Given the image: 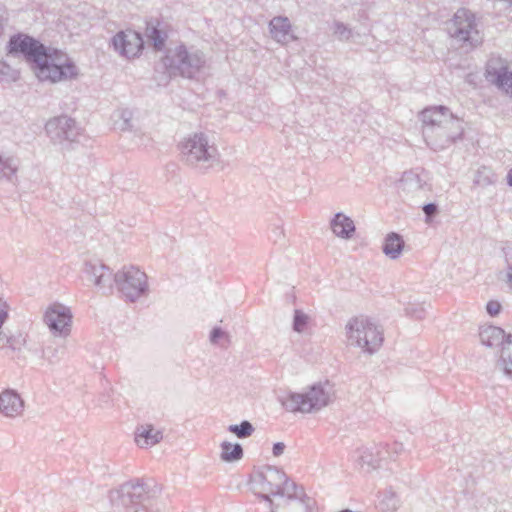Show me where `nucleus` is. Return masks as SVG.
<instances>
[{
	"instance_id": "obj_14",
	"label": "nucleus",
	"mask_w": 512,
	"mask_h": 512,
	"mask_svg": "<svg viewBox=\"0 0 512 512\" xmlns=\"http://www.w3.org/2000/svg\"><path fill=\"white\" fill-rule=\"evenodd\" d=\"M314 501L299 493L297 486L289 494L280 496L269 512H315L313 509Z\"/></svg>"
},
{
	"instance_id": "obj_25",
	"label": "nucleus",
	"mask_w": 512,
	"mask_h": 512,
	"mask_svg": "<svg viewBox=\"0 0 512 512\" xmlns=\"http://www.w3.org/2000/svg\"><path fill=\"white\" fill-rule=\"evenodd\" d=\"M114 128L120 131H128L133 127V112L128 108H120L113 112Z\"/></svg>"
},
{
	"instance_id": "obj_6",
	"label": "nucleus",
	"mask_w": 512,
	"mask_h": 512,
	"mask_svg": "<svg viewBox=\"0 0 512 512\" xmlns=\"http://www.w3.org/2000/svg\"><path fill=\"white\" fill-rule=\"evenodd\" d=\"M328 387V383H316L311 385L305 393L290 392L281 399L282 406L292 413L317 412L330 402L331 392Z\"/></svg>"
},
{
	"instance_id": "obj_39",
	"label": "nucleus",
	"mask_w": 512,
	"mask_h": 512,
	"mask_svg": "<svg viewBox=\"0 0 512 512\" xmlns=\"http://www.w3.org/2000/svg\"><path fill=\"white\" fill-rule=\"evenodd\" d=\"M23 342H24V339H22L21 336L18 339L9 338L7 340V343L12 350H20L21 344Z\"/></svg>"
},
{
	"instance_id": "obj_22",
	"label": "nucleus",
	"mask_w": 512,
	"mask_h": 512,
	"mask_svg": "<svg viewBox=\"0 0 512 512\" xmlns=\"http://www.w3.org/2000/svg\"><path fill=\"white\" fill-rule=\"evenodd\" d=\"M331 228L334 234L343 239H350L355 233V225L352 219L338 212L331 220Z\"/></svg>"
},
{
	"instance_id": "obj_30",
	"label": "nucleus",
	"mask_w": 512,
	"mask_h": 512,
	"mask_svg": "<svg viewBox=\"0 0 512 512\" xmlns=\"http://www.w3.org/2000/svg\"><path fill=\"white\" fill-rule=\"evenodd\" d=\"M253 425L248 420H243L240 424H231L228 431L240 439L247 438L254 432Z\"/></svg>"
},
{
	"instance_id": "obj_27",
	"label": "nucleus",
	"mask_w": 512,
	"mask_h": 512,
	"mask_svg": "<svg viewBox=\"0 0 512 512\" xmlns=\"http://www.w3.org/2000/svg\"><path fill=\"white\" fill-rule=\"evenodd\" d=\"M382 459L383 457L379 450L374 452V448H365L360 452L358 461L361 467L366 465L369 469H375L380 466Z\"/></svg>"
},
{
	"instance_id": "obj_19",
	"label": "nucleus",
	"mask_w": 512,
	"mask_h": 512,
	"mask_svg": "<svg viewBox=\"0 0 512 512\" xmlns=\"http://www.w3.org/2000/svg\"><path fill=\"white\" fill-rule=\"evenodd\" d=\"M507 336L505 331L497 326L482 327L479 332L481 343L489 348L503 347Z\"/></svg>"
},
{
	"instance_id": "obj_41",
	"label": "nucleus",
	"mask_w": 512,
	"mask_h": 512,
	"mask_svg": "<svg viewBox=\"0 0 512 512\" xmlns=\"http://www.w3.org/2000/svg\"><path fill=\"white\" fill-rule=\"evenodd\" d=\"M273 237L275 243L281 242V240L285 237L284 230L280 227H276L273 230Z\"/></svg>"
},
{
	"instance_id": "obj_20",
	"label": "nucleus",
	"mask_w": 512,
	"mask_h": 512,
	"mask_svg": "<svg viewBox=\"0 0 512 512\" xmlns=\"http://www.w3.org/2000/svg\"><path fill=\"white\" fill-rule=\"evenodd\" d=\"M20 166L17 156L9 152L0 153V180L12 182Z\"/></svg>"
},
{
	"instance_id": "obj_40",
	"label": "nucleus",
	"mask_w": 512,
	"mask_h": 512,
	"mask_svg": "<svg viewBox=\"0 0 512 512\" xmlns=\"http://www.w3.org/2000/svg\"><path fill=\"white\" fill-rule=\"evenodd\" d=\"M285 444L283 442H276L273 445L272 453L275 457H279L284 453Z\"/></svg>"
},
{
	"instance_id": "obj_1",
	"label": "nucleus",
	"mask_w": 512,
	"mask_h": 512,
	"mask_svg": "<svg viewBox=\"0 0 512 512\" xmlns=\"http://www.w3.org/2000/svg\"><path fill=\"white\" fill-rule=\"evenodd\" d=\"M6 53L12 57L22 56L31 64L34 74L40 81L58 83L71 80L78 75L77 66L65 52L48 47L22 32L10 36Z\"/></svg>"
},
{
	"instance_id": "obj_5",
	"label": "nucleus",
	"mask_w": 512,
	"mask_h": 512,
	"mask_svg": "<svg viewBox=\"0 0 512 512\" xmlns=\"http://www.w3.org/2000/svg\"><path fill=\"white\" fill-rule=\"evenodd\" d=\"M206 64V58L198 49H188L185 45H179L169 49L162 58V65L169 77L181 76L194 79L202 71Z\"/></svg>"
},
{
	"instance_id": "obj_44",
	"label": "nucleus",
	"mask_w": 512,
	"mask_h": 512,
	"mask_svg": "<svg viewBox=\"0 0 512 512\" xmlns=\"http://www.w3.org/2000/svg\"><path fill=\"white\" fill-rule=\"evenodd\" d=\"M3 28H4V19H3L2 15L0 14V34L2 33Z\"/></svg>"
},
{
	"instance_id": "obj_35",
	"label": "nucleus",
	"mask_w": 512,
	"mask_h": 512,
	"mask_svg": "<svg viewBox=\"0 0 512 512\" xmlns=\"http://www.w3.org/2000/svg\"><path fill=\"white\" fill-rule=\"evenodd\" d=\"M422 210L425 214V222L431 223L433 218L438 214V205L435 203H427L422 206Z\"/></svg>"
},
{
	"instance_id": "obj_12",
	"label": "nucleus",
	"mask_w": 512,
	"mask_h": 512,
	"mask_svg": "<svg viewBox=\"0 0 512 512\" xmlns=\"http://www.w3.org/2000/svg\"><path fill=\"white\" fill-rule=\"evenodd\" d=\"M44 322L54 336H68L72 323L70 308L61 303L51 304L45 311Z\"/></svg>"
},
{
	"instance_id": "obj_3",
	"label": "nucleus",
	"mask_w": 512,
	"mask_h": 512,
	"mask_svg": "<svg viewBox=\"0 0 512 512\" xmlns=\"http://www.w3.org/2000/svg\"><path fill=\"white\" fill-rule=\"evenodd\" d=\"M421 119L424 140L434 151L444 150L457 140L462 139L463 121L446 106L440 105L424 109Z\"/></svg>"
},
{
	"instance_id": "obj_34",
	"label": "nucleus",
	"mask_w": 512,
	"mask_h": 512,
	"mask_svg": "<svg viewBox=\"0 0 512 512\" xmlns=\"http://www.w3.org/2000/svg\"><path fill=\"white\" fill-rule=\"evenodd\" d=\"M334 34L340 41H348L352 36V30L342 22H334Z\"/></svg>"
},
{
	"instance_id": "obj_28",
	"label": "nucleus",
	"mask_w": 512,
	"mask_h": 512,
	"mask_svg": "<svg viewBox=\"0 0 512 512\" xmlns=\"http://www.w3.org/2000/svg\"><path fill=\"white\" fill-rule=\"evenodd\" d=\"M500 363L504 373L512 377V334H508L506 343L501 349Z\"/></svg>"
},
{
	"instance_id": "obj_21",
	"label": "nucleus",
	"mask_w": 512,
	"mask_h": 512,
	"mask_svg": "<svg viewBox=\"0 0 512 512\" xmlns=\"http://www.w3.org/2000/svg\"><path fill=\"white\" fill-rule=\"evenodd\" d=\"M163 438L160 430H156L153 425H141L135 432V441L140 447H149L159 443Z\"/></svg>"
},
{
	"instance_id": "obj_4",
	"label": "nucleus",
	"mask_w": 512,
	"mask_h": 512,
	"mask_svg": "<svg viewBox=\"0 0 512 512\" xmlns=\"http://www.w3.org/2000/svg\"><path fill=\"white\" fill-rule=\"evenodd\" d=\"M295 485L283 471L273 466L264 467L252 479L255 494L264 501L268 510L273 507L278 497L291 493Z\"/></svg>"
},
{
	"instance_id": "obj_15",
	"label": "nucleus",
	"mask_w": 512,
	"mask_h": 512,
	"mask_svg": "<svg viewBox=\"0 0 512 512\" xmlns=\"http://www.w3.org/2000/svg\"><path fill=\"white\" fill-rule=\"evenodd\" d=\"M112 44L121 55L130 58L139 54L144 46L141 35L133 30L119 31L113 38Z\"/></svg>"
},
{
	"instance_id": "obj_42",
	"label": "nucleus",
	"mask_w": 512,
	"mask_h": 512,
	"mask_svg": "<svg viewBox=\"0 0 512 512\" xmlns=\"http://www.w3.org/2000/svg\"><path fill=\"white\" fill-rule=\"evenodd\" d=\"M401 451H403V444H401V443H395V444L393 445V453L398 454V453H400Z\"/></svg>"
},
{
	"instance_id": "obj_23",
	"label": "nucleus",
	"mask_w": 512,
	"mask_h": 512,
	"mask_svg": "<svg viewBox=\"0 0 512 512\" xmlns=\"http://www.w3.org/2000/svg\"><path fill=\"white\" fill-rule=\"evenodd\" d=\"M145 36L147 42L153 46L156 51H161L166 44L168 34L165 30L159 28V23L153 21L147 22Z\"/></svg>"
},
{
	"instance_id": "obj_11",
	"label": "nucleus",
	"mask_w": 512,
	"mask_h": 512,
	"mask_svg": "<svg viewBox=\"0 0 512 512\" xmlns=\"http://www.w3.org/2000/svg\"><path fill=\"white\" fill-rule=\"evenodd\" d=\"M452 37L468 42L472 46H476L479 41V32L476 29L475 16L474 14L465 9H458L454 14L453 27L450 28Z\"/></svg>"
},
{
	"instance_id": "obj_32",
	"label": "nucleus",
	"mask_w": 512,
	"mask_h": 512,
	"mask_svg": "<svg viewBox=\"0 0 512 512\" xmlns=\"http://www.w3.org/2000/svg\"><path fill=\"white\" fill-rule=\"evenodd\" d=\"M399 506V499L395 492L387 490L383 493L382 499L380 500V507L385 511H394Z\"/></svg>"
},
{
	"instance_id": "obj_29",
	"label": "nucleus",
	"mask_w": 512,
	"mask_h": 512,
	"mask_svg": "<svg viewBox=\"0 0 512 512\" xmlns=\"http://www.w3.org/2000/svg\"><path fill=\"white\" fill-rule=\"evenodd\" d=\"M405 314L414 319H423L425 317L426 309L424 304L409 297L408 301L404 303Z\"/></svg>"
},
{
	"instance_id": "obj_8",
	"label": "nucleus",
	"mask_w": 512,
	"mask_h": 512,
	"mask_svg": "<svg viewBox=\"0 0 512 512\" xmlns=\"http://www.w3.org/2000/svg\"><path fill=\"white\" fill-rule=\"evenodd\" d=\"M149 485L141 479L129 481L119 489L110 492V501L114 508H124L126 512H158L145 505L148 498Z\"/></svg>"
},
{
	"instance_id": "obj_18",
	"label": "nucleus",
	"mask_w": 512,
	"mask_h": 512,
	"mask_svg": "<svg viewBox=\"0 0 512 512\" xmlns=\"http://www.w3.org/2000/svg\"><path fill=\"white\" fill-rule=\"evenodd\" d=\"M24 409V401L14 389H5L0 393V413L6 417L21 415Z\"/></svg>"
},
{
	"instance_id": "obj_13",
	"label": "nucleus",
	"mask_w": 512,
	"mask_h": 512,
	"mask_svg": "<svg viewBox=\"0 0 512 512\" xmlns=\"http://www.w3.org/2000/svg\"><path fill=\"white\" fill-rule=\"evenodd\" d=\"M486 78L499 90L512 97V70L500 57H491L486 65Z\"/></svg>"
},
{
	"instance_id": "obj_7",
	"label": "nucleus",
	"mask_w": 512,
	"mask_h": 512,
	"mask_svg": "<svg viewBox=\"0 0 512 512\" xmlns=\"http://www.w3.org/2000/svg\"><path fill=\"white\" fill-rule=\"evenodd\" d=\"M346 334L351 345L369 354L375 353L383 343V330L371 319L360 316L349 320Z\"/></svg>"
},
{
	"instance_id": "obj_26",
	"label": "nucleus",
	"mask_w": 512,
	"mask_h": 512,
	"mask_svg": "<svg viewBox=\"0 0 512 512\" xmlns=\"http://www.w3.org/2000/svg\"><path fill=\"white\" fill-rule=\"evenodd\" d=\"M221 460L224 462H235L243 457V448L239 443L224 441L221 444Z\"/></svg>"
},
{
	"instance_id": "obj_36",
	"label": "nucleus",
	"mask_w": 512,
	"mask_h": 512,
	"mask_svg": "<svg viewBox=\"0 0 512 512\" xmlns=\"http://www.w3.org/2000/svg\"><path fill=\"white\" fill-rule=\"evenodd\" d=\"M498 280L507 283L509 288L512 289V264L508 263L507 270L498 273Z\"/></svg>"
},
{
	"instance_id": "obj_9",
	"label": "nucleus",
	"mask_w": 512,
	"mask_h": 512,
	"mask_svg": "<svg viewBox=\"0 0 512 512\" xmlns=\"http://www.w3.org/2000/svg\"><path fill=\"white\" fill-rule=\"evenodd\" d=\"M181 157L188 165L208 168L218 160L217 147L204 133H195L179 145Z\"/></svg>"
},
{
	"instance_id": "obj_10",
	"label": "nucleus",
	"mask_w": 512,
	"mask_h": 512,
	"mask_svg": "<svg viewBox=\"0 0 512 512\" xmlns=\"http://www.w3.org/2000/svg\"><path fill=\"white\" fill-rule=\"evenodd\" d=\"M45 131L54 144L65 145L77 141L80 135L74 119L68 116H59L50 119L45 125Z\"/></svg>"
},
{
	"instance_id": "obj_31",
	"label": "nucleus",
	"mask_w": 512,
	"mask_h": 512,
	"mask_svg": "<svg viewBox=\"0 0 512 512\" xmlns=\"http://www.w3.org/2000/svg\"><path fill=\"white\" fill-rule=\"evenodd\" d=\"M20 72L9 65L6 61L0 60V81L5 83L15 82L19 79Z\"/></svg>"
},
{
	"instance_id": "obj_37",
	"label": "nucleus",
	"mask_w": 512,
	"mask_h": 512,
	"mask_svg": "<svg viewBox=\"0 0 512 512\" xmlns=\"http://www.w3.org/2000/svg\"><path fill=\"white\" fill-rule=\"evenodd\" d=\"M228 338V335L220 327H214L209 335V340L212 344H217L220 339Z\"/></svg>"
},
{
	"instance_id": "obj_33",
	"label": "nucleus",
	"mask_w": 512,
	"mask_h": 512,
	"mask_svg": "<svg viewBox=\"0 0 512 512\" xmlns=\"http://www.w3.org/2000/svg\"><path fill=\"white\" fill-rule=\"evenodd\" d=\"M308 319V316L303 311L295 310L292 324L293 330L298 333L303 332L308 324Z\"/></svg>"
},
{
	"instance_id": "obj_38",
	"label": "nucleus",
	"mask_w": 512,
	"mask_h": 512,
	"mask_svg": "<svg viewBox=\"0 0 512 512\" xmlns=\"http://www.w3.org/2000/svg\"><path fill=\"white\" fill-rule=\"evenodd\" d=\"M501 308L502 306L500 302L496 300H490L486 305V311L492 317L497 316L500 313Z\"/></svg>"
},
{
	"instance_id": "obj_2",
	"label": "nucleus",
	"mask_w": 512,
	"mask_h": 512,
	"mask_svg": "<svg viewBox=\"0 0 512 512\" xmlns=\"http://www.w3.org/2000/svg\"><path fill=\"white\" fill-rule=\"evenodd\" d=\"M84 272L103 294L111 293L115 284L118 291L131 302L146 295L149 290L147 275L135 266L123 267L113 274L102 263L86 262Z\"/></svg>"
},
{
	"instance_id": "obj_17",
	"label": "nucleus",
	"mask_w": 512,
	"mask_h": 512,
	"mask_svg": "<svg viewBox=\"0 0 512 512\" xmlns=\"http://www.w3.org/2000/svg\"><path fill=\"white\" fill-rule=\"evenodd\" d=\"M271 38L282 45L297 40L293 34L292 24L286 16H275L269 21Z\"/></svg>"
},
{
	"instance_id": "obj_24",
	"label": "nucleus",
	"mask_w": 512,
	"mask_h": 512,
	"mask_svg": "<svg viewBox=\"0 0 512 512\" xmlns=\"http://www.w3.org/2000/svg\"><path fill=\"white\" fill-rule=\"evenodd\" d=\"M404 248L402 236L396 232L389 233L384 240L382 250L390 259H397Z\"/></svg>"
},
{
	"instance_id": "obj_16",
	"label": "nucleus",
	"mask_w": 512,
	"mask_h": 512,
	"mask_svg": "<svg viewBox=\"0 0 512 512\" xmlns=\"http://www.w3.org/2000/svg\"><path fill=\"white\" fill-rule=\"evenodd\" d=\"M426 185V181L417 172L405 171L399 181L398 191L405 200H413L424 192Z\"/></svg>"
},
{
	"instance_id": "obj_43",
	"label": "nucleus",
	"mask_w": 512,
	"mask_h": 512,
	"mask_svg": "<svg viewBox=\"0 0 512 512\" xmlns=\"http://www.w3.org/2000/svg\"><path fill=\"white\" fill-rule=\"evenodd\" d=\"M507 183L512 187V168L507 173Z\"/></svg>"
}]
</instances>
